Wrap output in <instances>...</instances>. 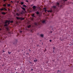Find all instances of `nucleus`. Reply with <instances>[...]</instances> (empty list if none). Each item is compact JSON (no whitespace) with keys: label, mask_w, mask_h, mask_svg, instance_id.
<instances>
[{"label":"nucleus","mask_w":73,"mask_h":73,"mask_svg":"<svg viewBox=\"0 0 73 73\" xmlns=\"http://www.w3.org/2000/svg\"><path fill=\"white\" fill-rule=\"evenodd\" d=\"M33 10L34 11H36V6H33Z\"/></svg>","instance_id":"5"},{"label":"nucleus","mask_w":73,"mask_h":73,"mask_svg":"<svg viewBox=\"0 0 73 73\" xmlns=\"http://www.w3.org/2000/svg\"><path fill=\"white\" fill-rule=\"evenodd\" d=\"M57 8V7L56 6H54L52 7V8H53V9H56Z\"/></svg>","instance_id":"8"},{"label":"nucleus","mask_w":73,"mask_h":73,"mask_svg":"<svg viewBox=\"0 0 73 73\" xmlns=\"http://www.w3.org/2000/svg\"><path fill=\"white\" fill-rule=\"evenodd\" d=\"M37 15H39V12L38 11H37L36 12Z\"/></svg>","instance_id":"14"},{"label":"nucleus","mask_w":73,"mask_h":73,"mask_svg":"<svg viewBox=\"0 0 73 73\" xmlns=\"http://www.w3.org/2000/svg\"><path fill=\"white\" fill-rule=\"evenodd\" d=\"M31 27V25H29V26H28V28H30Z\"/></svg>","instance_id":"16"},{"label":"nucleus","mask_w":73,"mask_h":73,"mask_svg":"<svg viewBox=\"0 0 73 73\" xmlns=\"http://www.w3.org/2000/svg\"><path fill=\"white\" fill-rule=\"evenodd\" d=\"M20 15V14L19 13H17V16H19V15Z\"/></svg>","instance_id":"17"},{"label":"nucleus","mask_w":73,"mask_h":73,"mask_svg":"<svg viewBox=\"0 0 73 73\" xmlns=\"http://www.w3.org/2000/svg\"><path fill=\"white\" fill-rule=\"evenodd\" d=\"M9 23H13V21H11L10 20H6V21L5 23V27H6L9 25V24H10Z\"/></svg>","instance_id":"2"},{"label":"nucleus","mask_w":73,"mask_h":73,"mask_svg":"<svg viewBox=\"0 0 73 73\" xmlns=\"http://www.w3.org/2000/svg\"><path fill=\"white\" fill-rule=\"evenodd\" d=\"M44 10H46V8H44Z\"/></svg>","instance_id":"28"},{"label":"nucleus","mask_w":73,"mask_h":73,"mask_svg":"<svg viewBox=\"0 0 73 73\" xmlns=\"http://www.w3.org/2000/svg\"><path fill=\"white\" fill-rule=\"evenodd\" d=\"M23 4H24V2H21V5H23Z\"/></svg>","instance_id":"18"},{"label":"nucleus","mask_w":73,"mask_h":73,"mask_svg":"<svg viewBox=\"0 0 73 73\" xmlns=\"http://www.w3.org/2000/svg\"><path fill=\"white\" fill-rule=\"evenodd\" d=\"M36 60H34L33 61L34 62H37V59H35Z\"/></svg>","instance_id":"12"},{"label":"nucleus","mask_w":73,"mask_h":73,"mask_svg":"<svg viewBox=\"0 0 73 73\" xmlns=\"http://www.w3.org/2000/svg\"><path fill=\"white\" fill-rule=\"evenodd\" d=\"M4 9H5V11H7V9L5 8H4V9L2 8L1 9H0V10H1V11H3L4 10Z\"/></svg>","instance_id":"6"},{"label":"nucleus","mask_w":73,"mask_h":73,"mask_svg":"<svg viewBox=\"0 0 73 73\" xmlns=\"http://www.w3.org/2000/svg\"><path fill=\"white\" fill-rule=\"evenodd\" d=\"M53 52L54 53H55V52H54V50H53Z\"/></svg>","instance_id":"22"},{"label":"nucleus","mask_w":73,"mask_h":73,"mask_svg":"<svg viewBox=\"0 0 73 73\" xmlns=\"http://www.w3.org/2000/svg\"><path fill=\"white\" fill-rule=\"evenodd\" d=\"M49 41H50V42H52V40H50Z\"/></svg>","instance_id":"27"},{"label":"nucleus","mask_w":73,"mask_h":73,"mask_svg":"<svg viewBox=\"0 0 73 73\" xmlns=\"http://www.w3.org/2000/svg\"><path fill=\"white\" fill-rule=\"evenodd\" d=\"M8 53L9 54H11V52H8Z\"/></svg>","instance_id":"21"},{"label":"nucleus","mask_w":73,"mask_h":73,"mask_svg":"<svg viewBox=\"0 0 73 73\" xmlns=\"http://www.w3.org/2000/svg\"><path fill=\"white\" fill-rule=\"evenodd\" d=\"M29 51H30V52H31V50H30V49H29Z\"/></svg>","instance_id":"33"},{"label":"nucleus","mask_w":73,"mask_h":73,"mask_svg":"<svg viewBox=\"0 0 73 73\" xmlns=\"http://www.w3.org/2000/svg\"><path fill=\"white\" fill-rule=\"evenodd\" d=\"M46 51V49H45V50H44V52H45Z\"/></svg>","instance_id":"24"},{"label":"nucleus","mask_w":73,"mask_h":73,"mask_svg":"<svg viewBox=\"0 0 73 73\" xmlns=\"http://www.w3.org/2000/svg\"><path fill=\"white\" fill-rule=\"evenodd\" d=\"M3 6H4V7H5V6H6V5H5V4H4V5H3Z\"/></svg>","instance_id":"26"},{"label":"nucleus","mask_w":73,"mask_h":73,"mask_svg":"<svg viewBox=\"0 0 73 73\" xmlns=\"http://www.w3.org/2000/svg\"><path fill=\"white\" fill-rule=\"evenodd\" d=\"M60 72V71L58 70V72Z\"/></svg>","instance_id":"36"},{"label":"nucleus","mask_w":73,"mask_h":73,"mask_svg":"<svg viewBox=\"0 0 73 73\" xmlns=\"http://www.w3.org/2000/svg\"><path fill=\"white\" fill-rule=\"evenodd\" d=\"M36 25H37V24H36Z\"/></svg>","instance_id":"38"},{"label":"nucleus","mask_w":73,"mask_h":73,"mask_svg":"<svg viewBox=\"0 0 73 73\" xmlns=\"http://www.w3.org/2000/svg\"><path fill=\"white\" fill-rule=\"evenodd\" d=\"M20 33H21L22 32V31H20Z\"/></svg>","instance_id":"32"},{"label":"nucleus","mask_w":73,"mask_h":73,"mask_svg":"<svg viewBox=\"0 0 73 73\" xmlns=\"http://www.w3.org/2000/svg\"><path fill=\"white\" fill-rule=\"evenodd\" d=\"M3 1H6V0H3Z\"/></svg>","instance_id":"31"},{"label":"nucleus","mask_w":73,"mask_h":73,"mask_svg":"<svg viewBox=\"0 0 73 73\" xmlns=\"http://www.w3.org/2000/svg\"><path fill=\"white\" fill-rule=\"evenodd\" d=\"M47 12H52V10H49V11H48Z\"/></svg>","instance_id":"13"},{"label":"nucleus","mask_w":73,"mask_h":73,"mask_svg":"<svg viewBox=\"0 0 73 73\" xmlns=\"http://www.w3.org/2000/svg\"><path fill=\"white\" fill-rule=\"evenodd\" d=\"M23 6L24 7H26V5H23Z\"/></svg>","instance_id":"19"},{"label":"nucleus","mask_w":73,"mask_h":73,"mask_svg":"<svg viewBox=\"0 0 73 73\" xmlns=\"http://www.w3.org/2000/svg\"><path fill=\"white\" fill-rule=\"evenodd\" d=\"M41 37H44V34H41L40 35Z\"/></svg>","instance_id":"9"},{"label":"nucleus","mask_w":73,"mask_h":73,"mask_svg":"<svg viewBox=\"0 0 73 73\" xmlns=\"http://www.w3.org/2000/svg\"><path fill=\"white\" fill-rule=\"evenodd\" d=\"M61 41H62V40L61 39Z\"/></svg>","instance_id":"37"},{"label":"nucleus","mask_w":73,"mask_h":73,"mask_svg":"<svg viewBox=\"0 0 73 73\" xmlns=\"http://www.w3.org/2000/svg\"><path fill=\"white\" fill-rule=\"evenodd\" d=\"M29 62L30 64H32V62L29 61Z\"/></svg>","instance_id":"20"},{"label":"nucleus","mask_w":73,"mask_h":73,"mask_svg":"<svg viewBox=\"0 0 73 73\" xmlns=\"http://www.w3.org/2000/svg\"><path fill=\"white\" fill-rule=\"evenodd\" d=\"M67 1V0H63V1H60L59 3H57L56 4V5L57 7H61L62 5V4H63V2L62 1Z\"/></svg>","instance_id":"1"},{"label":"nucleus","mask_w":73,"mask_h":73,"mask_svg":"<svg viewBox=\"0 0 73 73\" xmlns=\"http://www.w3.org/2000/svg\"><path fill=\"white\" fill-rule=\"evenodd\" d=\"M35 14H33L31 15L32 17H33L32 19V20H34V17H36V16H35Z\"/></svg>","instance_id":"4"},{"label":"nucleus","mask_w":73,"mask_h":73,"mask_svg":"<svg viewBox=\"0 0 73 73\" xmlns=\"http://www.w3.org/2000/svg\"><path fill=\"white\" fill-rule=\"evenodd\" d=\"M21 8L22 9H23V11H25V9L23 7H21Z\"/></svg>","instance_id":"10"},{"label":"nucleus","mask_w":73,"mask_h":73,"mask_svg":"<svg viewBox=\"0 0 73 73\" xmlns=\"http://www.w3.org/2000/svg\"><path fill=\"white\" fill-rule=\"evenodd\" d=\"M27 1V2H28V1Z\"/></svg>","instance_id":"34"},{"label":"nucleus","mask_w":73,"mask_h":73,"mask_svg":"<svg viewBox=\"0 0 73 73\" xmlns=\"http://www.w3.org/2000/svg\"><path fill=\"white\" fill-rule=\"evenodd\" d=\"M42 24H46V21L45 20H43L42 21Z\"/></svg>","instance_id":"7"},{"label":"nucleus","mask_w":73,"mask_h":73,"mask_svg":"<svg viewBox=\"0 0 73 73\" xmlns=\"http://www.w3.org/2000/svg\"><path fill=\"white\" fill-rule=\"evenodd\" d=\"M3 15H5L6 14V13L4 12H3L1 13Z\"/></svg>","instance_id":"11"},{"label":"nucleus","mask_w":73,"mask_h":73,"mask_svg":"<svg viewBox=\"0 0 73 73\" xmlns=\"http://www.w3.org/2000/svg\"><path fill=\"white\" fill-rule=\"evenodd\" d=\"M17 20H23L25 19L23 18L19 17H17Z\"/></svg>","instance_id":"3"},{"label":"nucleus","mask_w":73,"mask_h":73,"mask_svg":"<svg viewBox=\"0 0 73 73\" xmlns=\"http://www.w3.org/2000/svg\"><path fill=\"white\" fill-rule=\"evenodd\" d=\"M11 3H13V2L12 1H11Z\"/></svg>","instance_id":"30"},{"label":"nucleus","mask_w":73,"mask_h":73,"mask_svg":"<svg viewBox=\"0 0 73 73\" xmlns=\"http://www.w3.org/2000/svg\"><path fill=\"white\" fill-rule=\"evenodd\" d=\"M53 50H55V47H53Z\"/></svg>","instance_id":"23"},{"label":"nucleus","mask_w":73,"mask_h":73,"mask_svg":"<svg viewBox=\"0 0 73 73\" xmlns=\"http://www.w3.org/2000/svg\"><path fill=\"white\" fill-rule=\"evenodd\" d=\"M1 29H0V31H1Z\"/></svg>","instance_id":"35"},{"label":"nucleus","mask_w":73,"mask_h":73,"mask_svg":"<svg viewBox=\"0 0 73 73\" xmlns=\"http://www.w3.org/2000/svg\"><path fill=\"white\" fill-rule=\"evenodd\" d=\"M8 7H10L11 6V4H7Z\"/></svg>","instance_id":"15"},{"label":"nucleus","mask_w":73,"mask_h":73,"mask_svg":"<svg viewBox=\"0 0 73 73\" xmlns=\"http://www.w3.org/2000/svg\"><path fill=\"white\" fill-rule=\"evenodd\" d=\"M44 11H45V12H46V11H47V10H46H46H44Z\"/></svg>","instance_id":"25"},{"label":"nucleus","mask_w":73,"mask_h":73,"mask_svg":"<svg viewBox=\"0 0 73 73\" xmlns=\"http://www.w3.org/2000/svg\"><path fill=\"white\" fill-rule=\"evenodd\" d=\"M3 52H5V51H4V50H3Z\"/></svg>","instance_id":"29"}]
</instances>
